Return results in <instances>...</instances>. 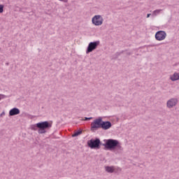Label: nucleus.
Wrapping results in <instances>:
<instances>
[{
    "mask_svg": "<svg viewBox=\"0 0 179 179\" xmlns=\"http://www.w3.org/2000/svg\"><path fill=\"white\" fill-rule=\"evenodd\" d=\"M103 142H105V143H102L100 138H95L89 140L87 142V145L90 149H100L102 145L104 146L106 150H115V149H117V150H122V147L118 140L110 138L103 140Z\"/></svg>",
    "mask_w": 179,
    "mask_h": 179,
    "instance_id": "obj_1",
    "label": "nucleus"
},
{
    "mask_svg": "<svg viewBox=\"0 0 179 179\" xmlns=\"http://www.w3.org/2000/svg\"><path fill=\"white\" fill-rule=\"evenodd\" d=\"M111 127H113L111 122L103 121V117H98L91 123L92 131H97L99 128H101L104 131H107V129H110Z\"/></svg>",
    "mask_w": 179,
    "mask_h": 179,
    "instance_id": "obj_2",
    "label": "nucleus"
},
{
    "mask_svg": "<svg viewBox=\"0 0 179 179\" xmlns=\"http://www.w3.org/2000/svg\"><path fill=\"white\" fill-rule=\"evenodd\" d=\"M51 127H52V122L44 121L31 125V129L32 131L38 130V134H47V129H50Z\"/></svg>",
    "mask_w": 179,
    "mask_h": 179,
    "instance_id": "obj_3",
    "label": "nucleus"
},
{
    "mask_svg": "<svg viewBox=\"0 0 179 179\" xmlns=\"http://www.w3.org/2000/svg\"><path fill=\"white\" fill-rule=\"evenodd\" d=\"M100 45V41H96L94 42H90L87 48L86 54H90V52H93L97 47Z\"/></svg>",
    "mask_w": 179,
    "mask_h": 179,
    "instance_id": "obj_4",
    "label": "nucleus"
},
{
    "mask_svg": "<svg viewBox=\"0 0 179 179\" xmlns=\"http://www.w3.org/2000/svg\"><path fill=\"white\" fill-rule=\"evenodd\" d=\"M103 17L100 15H94L92 19V23L94 26H101L103 22Z\"/></svg>",
    "mask_w": 179,
    "mask_h": 179,
    "instance_id": "obj_5",
    "label": "nucleus"
},
{
    "mask_svg": "<svg viewBox=\"0 0 179 179\" xmlns=\"http://www.w3.org/2000/svg\"><path fill=\"white\" fill-rule=\"evenodd\" d=\"M167 37V34L164 31H158L155 34V40L157 41H162Z\"/></svg>",
    "mask_w": 179,
    "mask_h": 179,
    "instance_id": "obj_6",
    "label": "nucleus"
},
{
    "mask_svg": "<svg viewBox=\"0 0 179 179\" xmlns=\"http://www.w3.org/2000/svg\"><path fill=\"white\" fill-rule=\"evenodd\" d=\"M178 103V99H177V98H171L167 101L166 107H168V108H173V107H176V106H177Z\"/></svg>",
    "mask_w": 179,
    "mask_h": 179,
    "instance_id": "obj_7",
    "label": "nucleus"
},
{
    "mask_svg": "<svg viewBox=\"0 0 179 179\" xmlns=\"http://www.w3.org/2000/svg\"><path fill=\"white\" fill-rule=\"evenodd\" d=\"M18 114H20V110L17 108H13L10 110L9 111V116L13 117L15 115H18Z\"/></svg>",
    "mask_w": 179,
    "mask_h": 179,
    "instance_id": "obj_8",
    "label": "nucleus"
},
{
    "mask_svg": "<svg viewBox=\"0 0 179 179\" xmlns=\"http://www.w3.org/2000/svg\"><path fill=\"white\" fill-rule=\"evenodd\" d=\"M172 82H176V80H179V73H174L173 76L170 77Z\"/></svg>",
    "mask_w": 179,
    "mask_h": 179,
    "instance_id": "obj_9",
    "label": "nucleus"
},
{
    "mask_svg": "<svg viewBox=\"0 0 179 179\" xmlns=\"http://www.w3.org/2000/svg\"><path fill=\"white\" fill-rule=\"evenodd\" d=\"M105 170L107 173H113L114 171H115V169L114 168L113 166H107L105 167Z\"/></svg>",
    "mask_w": 179,
    "mask_h": 179,
    "instance_id": "obj_10",
    "label": "nucleus"
},
{
    "mask_svg": "<svg viewBox=\"0 0 179 179\" xmlns=\"http://www.w3.org/2000/svg\"><path fill=\"white\" fill-rule=\"evenodd\" d=\"M81 134H82V130H78L73 134H72V138H76V136H79V135H81Z\"/></svg>",
    "mask_w": 179,
    "mask_h": 179,
    "instance_id": "obj_11",
    "label": "nucleus"
},
{
    "mask_svg": "<svg viewBox=\"0 0 179 179\" xmlns=\"http://www.w3.org/2000/svg\"><path fill=\"white\" fill-rule=\"evenodd\" d=\"M120 55H121V53L120 52H117L115 55V59H117V58H118L120 57Z\"/></svg>",
    "mask_w": 179,
    "mask_h": 179,
    "instance_id": "obj_12",
    "label": "nucleus"
},
{
    "mask_svg": "<svg viewBox=\"0 0 179 179\" xmlns=\"http://www.w3.org/2000/svg\"><path fill=\"white\" fill-rule=\"evenodd\" d=\"M0 13H3V5L0 4Z\"/></svg>",
    "mask_w": 179,
    "mask_h": 179,
    "instance_id": "obj_13",
    "label": "nucleus"
},
{
    "mask_svg": "<svg viewBox=\"0 0 179 179\" xmlns=\"http://www.w3.org/2000/svg\"><path fill=\"white\" fill-rule=\"evenodd\" d=\"M90 120H93V117H85V121H90Z\"/></svg>",
    "mask_w": 179,
    "mask_h": 179,
    "instance_id": "obj_14",
    "label": "nucleus"
},
{
    "mask_svg": "<svg viewBox=\"0 0 179 179\" xmlns=\"http://www.w3.org/2000/svg\"><path fill=\"white\" fill-rule=\"evenodd\" d=\"M5 97H6V95L1 94H0V101L2 100V99H5Z\"/></svg>",
    "mask_w": 179,
    "mask_h": 179,
    "instance_id": "obj_15",
    "label": "nucleus"
},
{
    "mask_svg": "<svg viewBox=\"0 0 179 179\" xmlns=\"http://www.w3.org/2000/svg\"><path fill=\"white\" fill-rule=\"evenodd\" d=\"M162 12V10H154V13H160Z\"/></svg>",
    "mask_w": 179,
    "mask_h": 179,
    "instance_id": "obj_16",
    "label": "nucleus"
},
{
    "mask_svg": "<svg viewBox=\"0 0 179 179\" xmlns=\"http://www.w3.org/2000/svg\"><path fill=\"white\" fill-rule=\"evenodd\" d=\"M60 2H65L66 3L68 2V0H59Z\"/></svg>",
    "mask_w": 179,
    "mask_h": 179,
    "instance_id": "obj_17",
    "label": "nucleus"
},
{
    "mask_svg": "<svg viewBox=\"0 0 179 179\" xmlns=\"http://www.w3.org/2000/svg\"><path fill=\"white\" fill-rule=\"evenodd\" d=\"M3 115H5V112H2V113L0 114V117H3Z\"/></svg>",
    "mask_w": 179,
    "mask_h": 179,
    "instance_id": "obj_18",
    "label": "nucleus"
},
{
    "mask_svg": "<svg viewBox=\"0 0 179 179\" xmlns=\"http://www.w3.org/2000/svg\"><path fill=\"white\" fill-rule=\"evenodd\" d=\"M127 55H132V52H128L126 53Z\"/></svg>",
    "mask_w": 179,
    "mask_h": 179,
    "instance_id": "obj_19",
    "label": "nucleus"
},
{
    "mask_svg": "<svg viewBox=\"0 0 179 179\" xmlns=\"http://www.w3.org/2000/svg\"><path fill=\"white\" fill-rule=\"evenodd\" d=\"M124 51H127V50H122L121 52H120V55H121V54H124Z\"/></svg>",
    "mask_w": 179,
    "mask_h": 179,
    "instance_id": "obj_20",
    "label": "nucleus"
},
{
    "mask_svg": "<svg viewBox=\"0 0 179 179\" xmlns=\"http://www.w3.org/2000/svg\"><path fill=\"white\" fill-rule=\"evenodd\" d=\"M150 15H152V14H150V13L147 14V17H150Z\"/></svg>",
    "mask_w": 179,
    "mask_h": 179,
    "instance_id": "obj_21",
    "label": "nucleus"
},
{
    "mask_svg": "<svg viewBox=\"0 0 179 179\" xmlns=\"http://www.w3.org/2000/svg\"><path fill=\"white\" fill-rule=\"evenodd\" d=\"M6 65H9V63H6Z\"/></svg>",
    "mask_w": 179,
    "mask_h": 179,
    "instance_id": "obj_22",
    "label": "nucleus"
}]
</instances>
